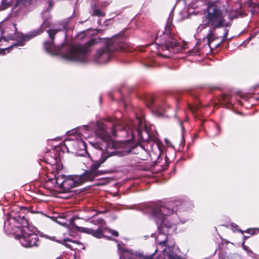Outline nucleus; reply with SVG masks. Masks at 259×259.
<instances>
[{"mask_svg":"<svg viewBox=\"0 0 259 259\" xmlns=\"http://www.w3.org/2000/svg\"><path fill=\"white\" fill-rule=\"evenodd\" d=\"M59 29L48 30L47 31L51 40L45 42L46 50L53 55L62 54L64 58L73 61L84 62L86 61L87 53L90 45H68L65 47H57L53 43L54 36Z\"/></svg>","mask_w":259,"mask_h":259,"instance_id":"obj_1","label":"nucleus"},{"mask_svg":"<svg viewBox=\"0 0 259 259\" xmlns=\"http://www.w3.org/2000/svg\"><path fill=\"white\" fill-rule=\"evenodd\" d=\"M96 126L97 134L102 140L103 143L90 142L93 147L102 150H103L104 147L109 157L113 155L123 156L132 152L133 147L129 141L114 142L106 130V126L104 123L98 122Z\"/></svg>","mask_w":259,"mask_h":259,"instance_id":"obj_2","label":"nucleus"},{"mask_svg":"<svg viewBox=\"0 0 259 259\" xmlns=\"http://www.w3.org/2000/svg\"><path fill=\"white\" fill-rule=\"evenodd\" d=\"M180 202L178 201H169L164 204H153L150 206L151 213L157 224L158 229L163 230L167 233H171L176 230V225L178 221L169 222L165 219L168 215L177 212Z\"/></svg>","mask_w":259,"mask_h":259,"instance_id":"obj_3","label":"nucleus"},{"mask_svg":"<svg viewBox=\"0 0 259 259\" xmlns=\"http://www.w3.org/2000/svg\"><path fill=\"white\" fill-rule=\"evenodd\" d=\"M45 3L47 4H48V7L47 9H44L42 11V17L44 19V22L39 29L32 31L29 34L23 36L21 41H19L18 43H16L11 46L10 47L8 48L0 50V53H3V52L5 53L6 51H7L8 52H9L10 50L12 49L13 47H15L24 46L25 41H28V40L33 38V37L40 34L41 32H42L44 31L46 28L49 26L50 22L49 21V20L50 18V15L49 14V12L51 10L53 6L54 3L52 0H46Z\"/></svg>","mask_w":259,"mask_h":259,"instance_id":"obj_4","label":"nucleus"},{"mask_svg":"<svg viewBox=\"0 0 259 259\" xmlns=\"http://www.w3.org/2000/svg\"><path fill=\"white\" fill-rule=\"evenodd\" d=\"M126 45L121 40H116L115 37H114L105 47L97 51L94 57V61L98 63H106L110 59L111 53L114 50L125 51Z\"/></svg>","mask_w":259,"mask_h":259,"instance_id":"obj_5","label":"nucleus"},{"mask_svg":"<svg viewBox=\"0 0 259 259\" xmlns=\"http://www.w3.org/2000/svg\"><path fill=\"white\" fill-rule=\"evenodd\" d=\"M20 230L21 234H17L16 237L22 246L25 247L37 246L38 238L37 234L31 233L28 228L24 226Z\"/></svg>","mask_w":259,"mask_h":259,"instance_id":"obj_6","label":"nucleus"},{"mask_svg":"<svg viewBox=\"0 0 259 259\" xmlns=\"http://www.w3.org/2000/svg\"><path fill=\"white\" fill-rule=\"evenodd\" d=\"M109 157L106 152H102L100 160L95 161L91 165L90 169L84 172L82 176L85 181H92L95 177L103 174L98 170L100 165Z\"/></svg>","mask_w":259,"mask_h":259,"instance_id":"obj_7","label":"nucleus"},{"mask_svg":"<svg viewBox=\"0 0 259 259\" xmlns=\"http://www.w3.org/2000/svg\"><path fill=\"white\" fill-rule=\"evenodd\" d=\"M127 126L131 130L132 136L135 134L134 132H136L140 140L145 141L149 139V135L147 130L142 129L143 125L141 119L138 118L134 122L130 121V122L127 124Z\"/></svg>","mask_w":259,"mask_h":259,"instance_id":"obj_8","label":"nucleus"},{"mask_svg":"<svg viewBox=\"0 0 259 259\" xmlns=\"http://www.w3.org/2000/svg\"><path fill=\"white\" fill-rule=\"evenodd\" d=\"M84 181H85L83 179L82 176H77L72 178L65 179L62 182V185L63 187L69 189L70 188L75 187Z\"/></svg>","mask_w":259,"mask_h":259,"instance_id":"obj_9","label":"nucleus"},{"mask_svg":"<svg viewBox=\"0 0 259 259\" xmlns=\"http://www.w3.org/2000/svg\"><path fill=\"white\" fill-rule=\"evenodd\" d=\"M77 230L83 233H86L92 235L93 236L100 238L103 237L107 238L108 239H110L109 237H107L104 235L103 232L100 227L97 230H94L92 228H85V227H80L75 226Z\"/></svg>","mask_w":259,"mask_h":259,"instance_id":"obj_10","label":"nucleus"},{"mask_svg":"<svg viewBox=\"0 0 259 259\" xmlns=\"http://www.w3.org/2000/svg\"><path fill=\"white\" fill-rule=\"evenodd\" d=\"M155 253L149 256H144L141 253H133L128 251H123L120 255V259H136V256H139L140 259H153Z\"/></svg>","mask_w":259,"mask_h":259,"instance_id":"obj_11","label":"nucleus"},{"mask_svg":"<svg viewBox=\"0 0 259 259\" xmlns=\"http://www.w3.org/2000/svg\"><path fill=\"white\" fill-rule=\"evenodd\" d=\"M177 46V42L174 39H171L170 40H166L164 44L159 46L158 50L164 51V50H168L169 51H171V50H174L175 47Z\"/></svg>","mask_w":259,"mask_h":259,"instance_id":"obj_12","label":"nucleus"},{"mask_svg":"<svg viewBox=\"0 0 259 259\" xmlns=\"http://www.w3.org/2000/svg\"><path fill=\"white\" fill-rule=\"evenodd\" d=\"M124 130H126V128L123 122L119 120H116L113 123V129L112 130L111 134L113 136H115L116 131H123Z\"/></svg>","mask_w":259,"mask_h":259,"instance_id":"obj_13","label":"nucleus"},{"mask_svg":"<svg viewBox=\"0 0 259 259\" xmlns=\"http://www.w3.org/2000/svg\"><path fill=\"white\" fill-rule=\"evenodd\" d=\"M32 4L31 0H18L16 5L20 7H26Z\"/></svg>","mask_w":259,"mask_h":259,"instance_id":"obj_14","label":"nucleus"},{"mask_svg":"<svg viewBox=\"0 0 259 259\" xmlns=\"http://www.w3.org/2000/svg\"><path fill=\"white\" fill-rule=\"evenodd\" d=\"M188 108L194 115H196L197 111H198L199 110V107L198 105H192L191 104H188Z\"/></svg>","mask_w":259,"mask_h":259,"instance_id":"obj_15","label":"nucleus"},{"mask_svg":"<svg viewBox=\"0 0 259 259\" xmlns=\"http://www.w3.org/2000/svg\"><path fill=\"white\" fill-rule=\"evenodd\" d=\"M91 222L95 225H98L100 228L101 227L103 226L105 224L104 220L102 219H98L96 220H92L91 221Z\"/></svg>","mask_w":259,"mask_h":259,"instance_id":"obj_16","label":"nucleus"},{"mask_svg":"<svg viewBox=\"0 0 259 259\" xmlns=\"http://www.w3.org/2000/svg\"><path fill=\"white\" fill-rule=\"evenodd\" d=\"M214 34H213V30H211L210 31V32L209 33V34H208V35L207 36V39H208V45H210V43L213 41V40H214Z\"/></svg>","mask_w":259,"mask_h":259,"instance_id":"obj_17","label":"nucleus"},{"mask_svg":"<svg viewBox=\"0 0 259 259\" xmlns=\"http://www.w3.org/2000/svg\"><path fill=\"white\" fill-rule=\"evenodd\" d=\"M93 15L98 16H104L105 13L101 11L100 10L94 8L93 9Z\"/></svg>","mask_w":259,"mask_h":259,"instance_id":"obj_18","label":"nucleus"},{"mask_svg":"<svg viewBox=\"0 0 259 259\" xmlns=\"http://www.w3.org/2000/svg\"><path fill=\"white\" fill-rule=\"evenodd\" d=\"M9 6V4L7 2L6 0H3L0 6V10H4L7 8Z\"/></svg>","mask_w":259,"mask_h":259,"instance_id":"obj_19","label":"nucleus"},{"mask_svg":"<svg viewBox=\"0 0 259 259\" xmlns=\"http://www.w3.org/2000/svg\"><path fill=\"white\" fill-rule=\"evenodd\" d=\"M155 109L157 110V112L158 114L160 115H162L163 114V113L164 112V109L163 107H162L160 106H156L155 107Z\"/></svg>","mask_w":259,"mask_h":259,"instance_id":"obj_20","label":"nucleus"},{"mask_svg":"<svg viewBox=\"0 0 259 259\" xmlns=\"http://www.w3.org/2000/svg\"><path fill=\"white\" fill-rule=\"evenodd\" d=\"M78 145H79L80 148H81L82 149L86 150L87 145H86V143L84 141H78Z\"/></svg>","mask_w":259,"mask_h":259,"instance_id":"obj_21","label":"nucleus"},{"mask_svg":"<svg viewBox=\"0 0 259 259\" xmlns=\"http://www.w3.org/2000/svg\"><path fill=\"white\" fill-rule=\"evenodd\" d=\"M106 230L115 237H117L119 235L118 232L116 231L110 229H107Z\"/></svg>","mask_w":259,"mask_h":259,"instance_id":"obj_22","label":"nucleus"},{"mask_svg":"<svg viewBox=\"0 0 259 259\" xmlns=\"http://www.w3.org/2000/svg\"><path fill=\"white\" fill-rule=\"evenodd\" d=\"M109 4L108 2H103L101 3L100 7L102 8H105Z\"/></svg>","mask_w":259,"mask_h":259,"instance_id":"obj_23","label":"nucleus"},{"mask_svg":"<svg viewBox=\"0 0 259 259\" xmlns=\"http://www.w3.org/2000/svg\"><path fill=\"white\" fill-rule=\"evenodd\" d=\"M225 33H224V35L223 36V38L225 39L226 38V37H227V35H228V31L227 29H225Z\"/></svg>","mask_w":259,"mask_h":259,"instance_id":"obj_24","label":"nucleus"},{"mask_svg":"<svg viewBox=\"0 0 259 259\" xmlns=\"http://www.w3.org/2000/svg\"><path fill=\"white\" fill-rule=\"evenodd\" d=\"M47 218H48L47 216H46ZM48 218L50 219H52L53 221H56L57 222V223H59V222L54 217L52 218V217H48Z\"/></svg>","mask_w":259,"mask_h":259,"instance_id":"obj_25","label":"nucleus"},{"mask_svg":"<svg viewBox=\"0 0 259 259\" xmlns=\"http://www.w3.org/2000/svg\"><path fill=\"white\" fill-rule=\"evenodd\" d=\"M9 222H10L9 220H7V221H5V226H6V225H7V224H9Z\"/></svg>","mask_w":259,"mask_h":259,"instance_id":"obj_26","label":"nucleus"},{"mask_svg":"<svg viewBox=\"0 0 259 259\" xmlns=\"http://www.w3.org/2000/svg\"><path fill=\"white\" fill-rule=\"evenodd\" d=\"M229 18H230V19H232V18H233L231 17V14H230V15H229Z\"/></svg>","mask_w":259,"mask_h":259,"instance_id":"obj_27","label":"nucleus"},{"mask_svg":"<svg viewBox=\"0 0 259 259\" xmlns=\"http://www.w3.org/2000/svg\"><path fill=\"white\" fill-rule=\"evenodd\" d=\"M254 35H251L250 36V37L249 38V39H251L252 37H254Z\"/></svg>","mask_w":259,"mask_h":259,"instance_id":"obj_28","label":"nucleus"},{"mask_svg":"<svg viewBox=\"0 0 259 259\" xmlns=\"http://www.w3.org/2000/svg\"><path fill=\"white\" fill-rule=\"evenodd\" d=\"M146 66H147V67H151V65H146Z\"/></svg>","mask_w":259,"mask_h":259,"instance_id":"obj_29","label":"nucleus"},{"mask_svg":"<svg viewBox=\"0 0 259 259\" xmlns=\"http://www.w3.org/2000/svg\"><path fill=\"white\" fill-rule=\"evenodd\" d=\"M140 146H141L142 148H144L143 147V145H140Z\"/></svg>","mask_w":259,"mask_h":259,"instance_id":"obj_30","label":"nucleus"},{"mask_svg":"<svg viewBox=\"0 0 259 259\" xmlns=\"http://www.w3.org/2000/svg\"><path fill=\"white\" fill-rule=\"evenodd\" d=\"M64 29H67V28H66V26H64Z\"/></svg>","mask_w":259,"mask_h":259,"instance_id":"obj_31","label":"nucleus"},{"mask_svg":"<svg viewBox=\"0 0 259 259\" xmlns=\"http://www.w3.org/2000/svg\"><path fill=\"white\" fill-rule=\"evenodd\" d=\"M151 104H152V100L151 101Z\"/></svg>","mask_w":259,"mask_h":259,"instance_id":"obj_32","label":"nucleus"},{"mask_svg":"<svg viewBox=\"0 0 259 259\" xmlns=\"http://www.w3.org/2000/svg\"><path fill=\"white\" fill-rule=\"evenodd\" d=\"M118 248L119 247V244H118Z\"/></svg>","mask_w":259,"mask_h":259,"instance_id":"obj_33","label":"nucleus"}]
</instances>
